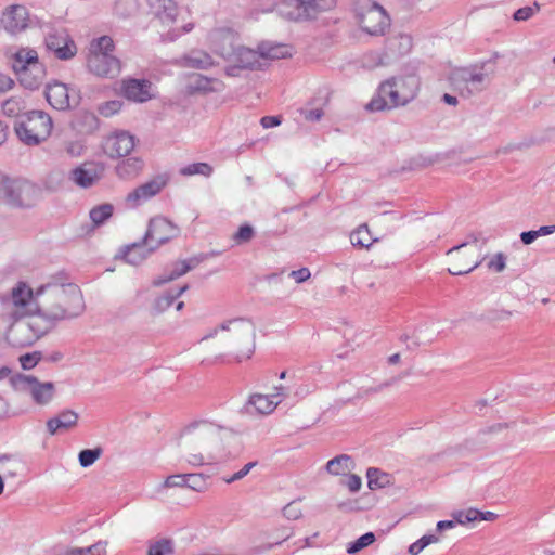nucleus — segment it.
Instances as JSON below:
<instances>
[{
    "instance_id": "obj_31",
    "label": "nucleus",
    "mask_w": 555,
    "mask_h": 555,
    "mask_svg": "<svg viewBox=\"0 0 555 555\" xmlns=\"http://www.w3.org/2000/svg\"><path fill=\"white\" fill-rule=\"evenodd\" d=\"M155 249H151V246L146 244L145 238L142 243H133L124 250V259L126 262L138 266L142 263Z\"/></svg>"
},
{
    "instance_id": "obj_38",
    "label": "nucleus",
    "mask_w": 555,
    "mask_h": 555,
    "mask_svg": "<svg viewBox=\"0 0 555 555\" xmlns=\"http://www.w3.org/2000/svg\"><path fill=\"white\" fill-rule=\"evenodd\" d=\"M350 242L353 246L369 248L374 240L366 224H361L350 234Z\"/></svg>"
},
{
    "instance_id": "obj_60",
    "label": "nucleus",
    "mask_w": 555,
    "mask_h": 555,
    "mask_svg": "<svg viewBox=\"0 0 555 555\" xmlns=\"http://www.w3.org/2000/svg\"><path fill=\"white\" fill-rule=\"evenodd\" d=\"M512 317V312L508 310L500 309L490 311L487 315V319L491 322H502L507 321Z\"/></svg>"
},
{
    "instance_id": "obj_54",
    "label": "nucleus",
    "mask_w": 555,
    "mask_h": 555,
    "mask_svg": "<svg viewBox=\"0 0 555 555\" xmlns=\"http://www.w3.org/2000/svg\"><path fill=\"white\" fill-rule=\"evenodd\" d=\"M64 151L69 157H80L85 152V146L81 141L70 140L64 143Z\"/></svg>"
},
{
    "instance_id": "obj_57",
    "label": "nucleus",
    "mask_w": 555,
    "mask_h": 555,
    "mask_svg": "<svg viewBox=\"0 0 555 555\" xmlns=\"http://www.w3.org/2000/svg\"><path fill=\"white\" fill-rule=\"evenodd\" d=\"M40 360V356L37 352L26 353L20 357V363L24 370H30L35 367Z\"/></svg>"
},
{
    "instance_id": "obj_3",
    "label": "nucleus",
    "mask_w": 555,
    "mask_h": 555,
    "mask_svg": "<svg viewBox=\"0 0 555 555\" xmlns=\"http://www.w3.org/2000/svg\"><path fill=\"white\" fill-rule=\"evenodd\" d=\"M222 428L212 422L195 421L182 430L181 437L191 451L186 461L193 466L222 462L231 456L220 447Z\"/></svg>"
},
{
    "instance_id": "obj_55",
    "label": "nucleus",
    "mask_w": 555,
    "mask_h": 555,
    "mask_svg": "<svg viewBox=\"0 0 555 555\" xmlns=\"http://www.w3.org/2000/svg\"><path fill=\"white\" fill-rule=\"evenodd\" d=\"M489 270L493 272H502L506 267V256L503 253H498L487 262Z\"/></svg>"
},
{
    "instance_id": "obj_50",
    "label": "nucleus",
    "mask_w": 555,
    "mask_h": 555,
    "mask_svg": "<svg viewBox=\"0 0 555 555\" xmlns=\"http://www.w3.org/2000/svg\"><path fill=\"white\" fill-rule=\"evenodd\" d=\"M436 542H438V538L436 535H423L421 539L410 545L409 553L411 555H418L426 546Z\"/></svg>"
},
{
    "instance_id": "obj_17",
    "label": "nucleus",
    "mask_w": 555,
    "mask_h": 555,
    "mask_svg": "<svg viewBox=\"0 0 555 555\" xmlns=\"http://www.w3.org/2000/svg\"><path fill=\"white\" fill-rule=\"evenodd\" d=\"M44 42L47 49L60 60H70L77 54L75 41L64 30L49 33Z\"/></svg>"
},
{
    "instance_id": "obj_40",
    "label": "nucleus",
    "mask_w": 555,
    "mask_h": 555,
    "mask_svg": "<svg viewBox=\"0 0 555 555\" xmlns=\"http://www.w3.org/2000/svg\"><path fill=\"white\" fill-rule=\"evenodd\" d=\"M185 487L196 492H205L209 488L208 476L204 474H186Z\"/></svg>"
},
{
    "instance_id": "obj_16",
    "label": "nucleus",
    "mask_w": 555,
    "mask_h": 555,
    "mask_svg": "<svg viewBox=\"0 0 555 555\" xmlns=\"http://www.w3.org/2000/svg\"><path fill=\"white\" fill-rule=\"evenodd\" d=\"M135 146V138L127 131H116L104 139L103 151L109 158L128 156Z\"/></svg>"
},
{
    "instance_id": "obj_9",
    "label": "nucleus",
    "mask_w": 555,
    "mask_h": 555,
    "mask_svg": "<svg viewBox=\"0 0 555 555\" xmlns=\"http://www.w3.org/2000/svg\"><path fill=\"white\" fill-rule=\"evenodd\" d=\"M51 117L43 111L33 109L25 112L14 124L17 138L26 145H39L46 141L52 131Z\"/></svg>"
},
{
    "instance_id": "obj_14",
    "label": "nucleus",
    "mask_w": 555,
    "mask_h": 555,
    "mask_svg": "<svg viewBox=\"0 0 555 555\" xmlns=\"http://www.w3.org/2000/svg\"><path fill=\"white\" fill-rule=\"evenodd\" d=\"M362 29L372 36H382L390 26V18L386 11L377 3H372L360 15Z\"/></svg>"
},
{
    "instance_id": "obj_59",
    "label": "nucleus",
    "mask_w": 555,
    "mask_h": 555,
    "mask_svg": "<svg viewBox=\"0 0 555 555\" xmlns=\"http://www.w3.org/2000/svg\"><path fill=\"white\" fill-rule=\"evenodd\" d=\"M343 483L349 489L350 492H358L361 489L362 480L358 475L350 474L343 481Z\"/></svg>"
},
{
    "instance_id": "obj_42",
    "label": "nucleus",
    "mask_w": 555,
    "mask_h": 555,
    "mask_svg": "<svg viewBox=\"0 0 555 555\" xmlns=\"http://www.w3.org/2000/svg\"><path fill=\"white\" fill-rule=\"evenodd\" d=\"M106 542L99 541L88 547L73 548L68 555H106Z\"/></svg>"
},
{
    "instance_id": "obj_6",
    "label": "nucleus",
    "mask_w": 555,
    "mask_h": 555,
    "mask_svg": "<svg viewBox=\"0 0 555 555\" xmlns=\"http://www.w3.org/2000/svg\"><path fill=\"white\" fill-rule=\"evenodd\" d=\"M494 66L490 62H478L453 68L448 77L450 86L462 98L468 99L485 91L493 77Z\"/></svg>"
},
{
    "instance_id": "obj_33",
    "label": "nucleus",
    "mask_w": 555,
    "mask_h": 555,
    "mask_svg": "<svg viewBox=\"0 0 555 555\" xmlns=\"http://www.w3.org/2000/svg\"><path fill=\"white\" fill-rule=\"evenodd\" d=\"M180 64L185 67L207 69L215 65V61L207 52L197 50L184 55L181 59Z\"/></svg>"
},
{
    "instance_id": "obj_7",
    "label": "nucleus",
    "mask_w": 555,
    "mask_h": 555,
    "mask_svg": "<svg viewBox=\"0 0 555 555\" xmlns=\"http://www.w3.org/2000/svg\"><path fill=\"white\" fill-rule=\"evenodd\" d=\"M115 44L109 36H101L91 40L87 55V67L90 73L102 78H115L121 70V63L114 55Z\"/></svg>"
},
{
    "instance_id": "obj_1",
    "label": "nucleus",
    "mask_w": 555,
    "mask_h": 555,
    "mask_svg": "<svg viewBox=\"0 0 555 555\" xmlns=\"http://www.w3.org/2000/svg\"><path fill=\"white\" fill-rule=\"evenodd\" d=\"M85 311L80 288L73 283L51 282L35 292L21 282L3 298V315L18 318L38 315L50 325L79 317Z\"/></svg>"
},
{
    "instance_id": "obj_4",
    "label": "nucleus",
    "mask_w": 555,
    "mask_h": 555,
    "mask_svg": "<svg viewBox=\"0 0 555 555\" xmlns=\"http://www.w3.org/2000/svg\"><path fill=\"white\" fill-rule=\"evenodd\" d=\"M421 79L415 74L393 76L383 81L366 105L373 112L392 111L406 106L418 94Z\"/></svg>"
},
{
    "instance_id": "obj_28",
    "label": "nucleus",
    "mask_w": 555,
    "mask_h": 555,
    "mask_svg": "<svg viewBox=\"0 0 555 555\" xmlns=\"http://www.w3.org/2000/svg\"><path fill=\"white\" fill-rule=\"evenodd\" d=\"M38 63V53L30 48H21L12 55V68L17 77L22 72Z\"/></svg>"
},
{
    "instance_id": "obj_58",
    "label": "nucleus",
    "mask_w": 555,
    "mask_h": 555,
    "mask_svg": "<svg viewBox=\"0 0 555 555\" xmlns=\"http://www.w3.org/2000/svg\"><path fill=\"white\" fill-rule=\"evenodd\" d=\"M186 474L168 476L164 482L166 488L185 487Z\"/></svg>"
},
{
    "instance_id": "obj_64",
    "label": "nucleus",
    "mask_w": 555,
    "mask_h": 555,
    "mask_svg": "<svg viewBox=\"0 0 555 555\" xmlns=\"http://www.w3.org/2000/svg\"><path fill=\"white\" fill-rule=\"evenodd\" d=\"M323 111L321 108L309 109L305 113V118L309 121H318L322 118Z\"/></svg>"
},
{
    "instance_id": "obj_29",
    "label": "nucleus",
    "mask_w": 555,
    "mask_h": 555,
    "mask_svg": "<svg viewBox=\"0 0 555 555\" xmlns=\"http://www.w3.org/2000/svg\"><path fill=\"white\" fill-rule=\"evenodd\" d=\"M78 414L70 410L62 411L57 416L48 420L47 428L50 435H55L60 429L67 430L77 425Z\"/></svg>"
},
{
    "instance_id": "obj_56",
    "label": "nucleus",
    "mask_w": 555,
    "mask_h": 555,
    "mask_svg": "<svg viewBox=\"0 0 555 555\" xmlns=\"http://www.w3.org/2000/svg\"><path fill=\"white\" fill-rule=\"evenodd\" d=\"M280 531H281V534H280V539L278 541H275L273 543H263V544H260L258 546H255L254 547V553L255 554H260V553L268 552V551L272 550L275 545H279L283 541H286L291 537V533H286V529L285 528L281 529Z\"/></svg>"
},
{
    "instance_id": "obj_12",
    "label": "nucleus",
    "mask_w": 555,
    "mask_h": 555,
    "mask_svg": "<svg viewBox=\"0 0 555 555\" xmlns=\"http://www.w3.org/2000/svg\"><path fill=\"white\" fill-rule=\"evenodd\" d=\"M447 256L451 263L448 271L453 275L469 273L482 261L481 246L477 238L452 247L447 251Z\"/></svg>"
},
{
    "instance_id": "obj_45",
    "label": "nucleus",
    "mask_w": 555,
    "mask_h": 555,
    "mask_svg": "<svg viewBox=\"0 0 555 555\" xmlns=\"http://www.w3.org/2000/svg\"><path fill=\"white\" fill-rule=\"evenodd\" d=\"M453 519L459 525H466L479 519L480 511L476 508H468L464 511H456L452 514Z\"/></svg>"
},
{
    "instance_id": "obj_15",
    "label": "nucleus",
    "mask_w": 555,
    "mask_h": 555,
    "mask_svg": "<svg viewBox=\"0 0 555 555\" xmlns=\"http://www.w3.org/2000/svg\"><path fill=\"white\" fill-rule=\"evenodd\" d=\"M178 229L167 219L157 217L151 219L147 231L144 235L145 242L151 249H157L163 244L178 235Z\"/></svg>"
},
{
    "instance_id": "obj_41",
    "label": "nucleus",
    "mask_w": 555,
    "mask_h": 555,
    "mask_svg": "<svg viewBox=\"0 0 555 555\" xmlns=\"http://www.w3.org/2000/svg\"><path fill=\"white\" fill-rule=\"evenodd\" d=\"M214 169L212 167L207 163H193L190 164L183 168H181L180 172L183 176H204V177H210Z\"/></svg>"
},
{
    "instance_id": "obj_22",
    "label": "nucleus",
    "mask_w": 555,
    "mask_h": 555,
    "mask_svg": "<svg viewBox=\"0 0 555 555\" xmlns=\"http://www.w3.org/2000/svg\"><path fill=\"white\" fill-rule=\"evenodd\" d=\"M164 186L165 182L158 179L145 182L128 193L125 203L128 208H137L157 195Z\"/></svg>"
},
{
    "instance_id": "obj_27",
    "label": "nucleus",
    "mask_w": 555,
    "mask_h": 555,
    "mask_svg": "<svg viewBox=\"0 0 555 555\" xmlns=\"http://www.w3.org/2000/svg\"><path fill=\"white\" fill-rule=\"evenodd\" d=\"M46 99L56 109L69 107V94L67 86L62 82L49 83L46 89Z\"/></svg>"
},
{
    "instance_id": "obj_32",
    "label": "nucleus",
    "mask_w": 555,
    "mask_h": 555,
    "mask_svg": "<svg viewBox=\"0 0 555 555\" xmlns=\"http://www.w3.org/2000/svg\"><path fill=\"white\" fill-rule=\"evenodd\" d=\"M386 49L389 56L404 55L412 49V37L406 34L396 35L387 39Z\"/></svg>"
},
{
    "instance_id": "obj_26",
    "label": "nucleus",
    "mask_w": 555,
    "mask_h": 555,
    "mask_svg": "<svg viewBox=\"0 0 555 555\" xmlns=\"http://www.w3.org/2000/svg\"><path fill=\"white\" fill-rule=\"evenodd\" d=\"M202 261L201 258L194 257L189 260H180L173 263V268L169 272H164L153 281L154 286H160L165 283L171 282L195 268Z\"/></svg>"
},
{
    "instance_id": "obj_37",
    "label": "nucleus",
    "mask_w": 555,
    "mask_h": 555,
    "mask_svg": "<svg viewBox=\"0 0 555 555\" xmlns=\"http://www.w3.org/2000/svg\"><path fill=\"white\" fill-rule=\"evenodd\" d=\"M26 101L21 95H14L2 103V112L8 117H14L20 119L25 114Z\"/></svg>"
},
{
    "instance_id": "obj_25",
    "label": "nucleus",
    "mask_w": 555,
    "mask_h": 555,
    "mask_svg": "<svg viewBox=\"0 0 555 555\" xmlns=\"http://www.w3.org/2000/svg\"><path fill=\"white\" fill-rule=\"evenodd\" d=\"M144 168V160L141 157H128L115 166V173L120 180L131 181L138 178Z\"/></svg>"
},
{
    "instance_id": "obj_13",
    "label": "nucleus",
    "mask_w": 555,
    "mask_h": 555,
    "mask_svg": "<svg viewBox=\"0 0 555 555\" xmlns=\"http://www.w3.org/2000/svg\"><path fill=\"white\" fill-rule=\"evenodd\" d=\"M14 385L28 392L33 400L38 404L49 403L54 396V385L51 382L40 383L37 378L29 375H17L13 378Z\"/></svg>"
},
{
    "instance_id": "obj_19",
    "label": "nucleus",
    "mask_w": 555,
    "mask_h": 555,
    "mask_svg": "<svg viewBox=\"0 0 555 555\" xmlns=\"http://www.w3.org/2000/svg\"><path fill=\"white\" fill-rule=\"evenodd\" d=\"M104 173L101 163L86 162L70 171V180L79 188L88 189L98 183Z\"/></svg>"
},
{
    "instance_id": "obj_44",
    "label": "nucleus",
    "mask_w": 555,
    "mask_h": 555,
    "mask_svg": "<svg viewBox=\"0 0 555 555\" xmlns=\"http://www.w3.org/2000/svg\"><path fill=\"white\" fill-rule=\"evenodd\" d=\"M540 4L538 2H533L530 5L522 7L516 10L513 14V20L515 22H526L533 17L535 14L540 12Z\"/></svg>"
},
{
    "instance_id": "obj_10",
    "label": "nucleus",
    "mask_w": 555,
    "mask_h": 555,
    "mask_svg": "<svg viewBox=\"0 0 555 555\" xmlns=\"http://www.w3.org/2000/svg\"><path fill=\"white\" fill-rule=\"evenodd\" d=\"M38 194L37 186L29 181L0 172V203L12 207H31Z\"/></svg>"
},
{
    "instance_id": "obj_20",
    "label": "nucleus",
    "mask_w": 555,
    "mask_h": 555,
    "mask_svg": "<svg viewBox=\"0 0 555 555\" xmlns=\"http://www.w3.org/2000/svg\"><path fill=\"white\" fill-rule=\"evenodd\" d=\"M287 391L283 385L275 386L269 395L254 393L248 399V405L259 414H270L286 398Z\"/></svg>"
},
{
    "instance_id": "obj_5",
    "label": "nucleus",
    "mask_w": 555,
    "mask_h": 555,
    "mask_svg": "<svg viewBox=\"0 0 555 555\" xmlns=\"http://www.w3.org/2000/svg\"><path fill=\"white\" fill-rule=\"evenodd\" d=\"M214 47L216 53L227 62L224 73L229 77H238L243 70H256L263 66L258 50L236 43L234 35L229 31L215 34Z\"/></svg>"
},
{
    "instance_id": "obj_8",
    "label": "nucleus",
    "mask_w": 555,
    "mask_h": 555,
    "mask_svg": "<svg viewBox=\"0 0 555 555\" xmlns=\"http://www.w3.org/2000/svg\"><path fill=\"white\" fill-rule=\"evenodd\" d=\"M151 13L159 23V34L164 41L172 42L194 28L192 22L179 20L177 4L173 0H147Z\"/></svg>"
},
{
    "instance_id": "obj_39",
    "label": "nucleus",
    "mask_w": 555,
    "mask_h": 555,
    "mask_svg": "<svg viewBox=\"0 0 555 555\" xmlns=\"http://www.w3.org/2000/svg\"><path fill=\"white\" fill-rule=\"evenodd\" d=\"M113 211L114 206L112 204L105 203L93 207L90 210L89 216L93 224L99 227L112 217Z\"/></svg>"
},
{
    "instance_id": "obj_51",
    "label": "nucleus",
    "mask_w": 555,
    "mask_h": 555,
    "mask_svg": "<svg viewBox=\"0 0 555 555\" xmlns=\"http://www.w3.org/2000/svg\"><path fill=\"white\" fill-rule=\"evenodd\" d=\"M138 9L137 0H117L115 3V12L120 16H128Z\"/></svg>"
},
{
    "instance_id": "obj_62",
    "label": "nucleus",
    "mask_w": 555,
    "mask_h": 555,
    "mask_svg": "<svg viewBox=\"0 0 555 555\" xmlns=\"http://www.w3.org/2000/svg\"><path fill=\"white\" fill-rule=\"evenodd\" d=\"M289 275L297 283H302V282L307 281L310 278L311 273H310V270L308 268H301V269L292 271Z\"/></svg>"
},
{
    "instance_id": "obj_49",
    "label": "nucleus",
    "mask_w": 555,
    "mask_h": 555,
    "mask_svg": "<svg viewBox=\"0 0 555 555\" xmlns=\"http://www.w3.org/2000/svg\"><path fill=\"white\" fill-rule=\"evenodd\" d=\"M101 449H85L79 452L78 460L82 467H89L101 456Z\"/></svg>"
},
{
    "instance_id": "obj_30",
    "label": "nucleus",
    "mask_w": 555,
    "mask_h": 555,
    "mask_svg": "<svg viewBox=\"0 0 555 555\" xmlns=\"http://www.w3.org/2000/svg\"><path fill=\"white\" fill-rule=\"evenodd\" d=\"M46 77L44 66L39 62L20 74L18 81L29 90L38 89Z\"/></svg>"
},
{
    "instance_id": "obj_2",
    "label": "nucleus",
    "mask_w": 555,
    "mask_h": 555,
    "mask_svg": "<svg viewBox=\"0 0 555 555\" xmlns=\"http://www.w3.org/2000/svg\"><path fill=\"white\" fill-rule=\"evenodd\" d=\"M214 339L219 354H230L237 362L250 359L256 348V326L251 320L235 318L223 321L201 338V343Z\"/></svg>"
},
{
    "instance_id": "obj_52",
    "label": "nucleus",
    "mask_w": 555,
    "mask_h": 555,
    "mask_svg": "<svg viewBox=\"0 0 555 555\" xmlns=\"http://www.w3.org/2000/svg\"><path fill=\"white\" fill-rule=\"evenodd\" d=\"M254 229L249 224H244L238 228L233 235V241L236 245L248 243L254 237Z\"/></svg>"
},
{
    "instance_id": "obj_11",
    "label": "nucleus",
    "mask_w": 555,
    "mask_h": 555,
    "mask_svg": "<svg viewBox=\"0 0 555 555\" xmlns=\"http://www.w3.org/2000/svg\"><path fill=\"white\" fill-rule=\"evenodd\" d=\"M0 315L5 322L11 323L7 332V339L14 347L30 346L47 332V327L40 326L36 320H24V317L5 318L3 315V299L1 300Z\"/></svg>"
},
{
    "instance_id": "obj_48",
    "label": "nucleus",
    "mask_w": 555,
    "mask_h": 555,
    "mask_svg": "<svg viewBox=\"0 0 555 555\" xmlns=\"http://www.w3.org/2000/svg\"><path fill=\"white\" fill-rule=\"evenodd\" d=\"M389 57V54L386 53L385 55L379 52H370L367 53L363 59V65L366 68H375L378 66H383L387 64V60Z\"/></svg>"
},
{
    "instance_id": "obj_34",
    "label": "nucleus",
    "mask_w": 555,
    "mask_h": 555,
    "mask_svg": "<svg viewBox=\"0 0 555 555\" xmlns=\"http://www.w3.org/2000/svg\"><path fill=\"white\" fill-rule=\"evenodd\" d=\"M354 468V462L351 456L340 454L326 463L325 469L333 476H346Z\"/></svg>"
},
{
    "instance_id": "obj_24",
    "label": "nucleus",
    "mask_w": 555,
    "mask_h": 555,
    "mask_svg": "<svg viewBox=\"0 0 555 555\" xmlns=\"http://www.w3.org/2000/svg\"><path fill=\"white\" fill-rule=\"evenodd\" d=\"M278 14L288 21L311 18L304 0H282L276 4Z\"/></svg>"
},
{
    "instance_id": "obj_23",
    "label": "nucleus",
    "mask_w": 555,
    "mask_h": 555,
    "mask_svg": "<svg viewBox=\"0 0 555 555\" xmlns=\"http://www.w3.org/2000/svg\"><path fill=\"white\" fill-rule=\"evenodd\" d=\"M259 61L267 62L291 57L293 50L289 46L271 41H263L257 46Z\"/></svg>"
},
{
    "instance_id": "obj_47",
    "label": "nucleus",
    "mask_w": 555,
    "mask_h": 555,
    "mask_svg": "<svg viewBox=\"0 0 555 555\" xmlns=\"http://www.w3.org/2000/svg\"><path fill=\"white\" fill-rule=\"evenodd\" d=\"M173 552L170 540H159L150 545L147 555H170Z\"/></svg>"
},
{
    "instance_id": "obj_53",
    "label": "nucleus",
    "mask_w": 555,
    "mask_h": 555,
    "mask_svg": "<svg viewBox=\"0 0 555 555\" xmlns=\"http://www.w3.org/2000/svg\"><path fill=\"white\" fill-rule=\"evenodd\" d=\"M283 515L288 520H297L302 515V509L299 501H292L283 508Z\"/></svg>"
},
{
    "instance_id": "obj_43",
    "label": "nucleus",
    "mask_w": 555,
    "mask_h": 555,
    "mask_svg": "<svg viewBox=\"0 0 555 555\" xmlns=\"http://www.w3.org/2000/svg\"><path fill=\"white\" fill-rule=\"evenodd\" d=\"M310 17L315 16L321 11L330 10L335 5V0H304Z\"/></svg>"
},
{
    "instance_id": "obj_63",
    "label": "nucleus",
    "mask_w": 555,
    "mask_h": 555,
    "mask_svg": "<svg viewBox=\"0 0 555 555\" xmlns=\"http://www.w3.org/2000/svg\"><path fill=\"white\" fill-rule=\"evenodd\" d=\"M120 108V103L117 101H112L105 103L101 108V113L105 116L116 113Z\"/></svg>"
},
{
    "instance_id": "obj_36",
    "label": "nucleus",
    "mask_w": 555,
    "mask_h": 555,
    "mask_svg": "<svg viewBox=\"0 0 555 555\" xmlns=\"http://www.w3.org/2000/svg\"><path fill=\"white\" fill-rule=\"evenodd\" d=\"M186 289L188 285H183L177 288L175 292L170 291L155 298L152 306L153 313L159 314L168 310L175 300L179 298Z\"/></svg>"
},
{
    "instance_id": "obj_35",
    "label": "nucleus",
    "mask_w": 555,
    "mask_h": 555,
    "mask_svg": "<svg viewBox=\"0 0 555 555\" xmlns=\"http://www.w3.org/2000/svg\"><path fill=\"white\" fill-rule=\"evenodd\" d=\"M190 88L194 91L202 92H219L224 89V83L217 78H208L196 74L190 79Z\"/></svg>"
},
{
    "instance_id": "obj_21",
    "label": "nucleus",
    "mask_w": 555,
    "mask_h": 555,
    "mask_svg": "<svg viewBox=\"0 0 555 555\" xmlns=\"http://www.w3.org/2000/svg\"><path fill=\"white\" fill-rule=\"evenodd\" d=\"M121 93L127 100L135 103H144L154 98L153 85L146 79H124Z\"/></svg>"
},
{
    "instance_id": "obj_18",
    "label": "nucleus",
    "mask_w": 555,
    "mask_h": 555,
    "mask_svg": "<svg viewBox=\"0 0 555 555\" xmlns=\"http://www.w3.org/2000/svg\"><path fill=\"white\" fill-rule=\"evenodd\" d=\"M1 27L11 35L22 33L28 27L29 13L22 4H12L5 8L0 18Z\"/></svg>"
},
{
    "instance_id": "obj_46",
    "label": "nucleus",
    "mask_w": 555,
    "mask_h": 555,
    "mask_svg": "<svg viewBox=\"0 0 555 555\" xmlns=\"http://www.w3.org/2000/svg\"><path fill=\"white\" fill-rule=\"evenodd\" d=\"M375 541V535L373 532H367L357 539L354 542L350 543L347 547L348 554H356L363 550L364 547L371 545Z\"/></svg>"
},
{
    "instance_id": "obj_61",
    "label": "nucleus",
    "mask_w": 555,
    "mask_h": 555,
    "mask_svg": "<svg viewBox=\"0 0 555 555\" xmlns=\"http://www.w3.org/2000/svg\"><path fill=\"white\" fill-rule=\"evenodd\" d=\"M380 474L379 469L377 468H369L366 476H367V485L371 489H375L378 487H382L383 485L378 482V475Z\"/></svg>"
}]
</instances>
